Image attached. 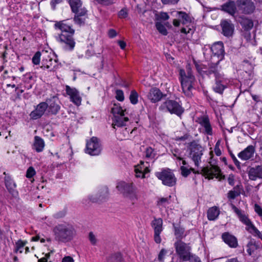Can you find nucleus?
Listing matches in <instances>:
<instances>
[{"instance_id": "3", "label": "nucleus", "mask_w": 262, "mask_h": 262, "mask_svg": "<svg viewBox=\"0 0 262 262\" xmlns=\"http://www.w3.org/2000/svg\"><path fill=\"white\" fill-rule=\"evenodd\" d=\"M210 166H207L201 168L200 170L196 171L194 169L190 168V169L182 166L180 167L181 174L184 177H187L191 171L194 173L202 174L204 176H206V178L212 179L214 177L217 178L221 172V170L218 166L210 164Z\"/></svg>"}, {"instance_id": "8", "label": "nucleus", "mask_w": 262, "mask_h": 262, "mask_svg": "<svg viewBox=\"0 0 262 262\" xmlns=\"http://www.w3.org/2000/svg\"><path fill=\"white\" fill-rule=\"evenodd\" d=\"M188 149L189 158L194 162L195 166L199 167L201 162L204 148L200 144L193 141L190 143Z\"/></svg>"}, {"instance_id": "6", "label": "nucleus", "mask_w": 262, "mask_h": 262, "mask_svg": "<svg viewBox=\"0 0 262 262\" xmlns=\"http://www.w3.org/2000/svg\"><path fill=\"white\" fill-rule=\"evenodd\" d=\"M159 109L163 112L176 114L179 117H181L184 112V108L178 102L168 99L161 104Z\"/></svg>"}, {"instance_id": "13", "label": "nucleus", "mask_w": 262, "mask_h": 262, "mask_svg": "<svg viewBox=\"0 0 262 262\" xmlns=\"http://www.w3.org/2000/svg\"><path fill=\"white\" fill-rule=\"evenodd\" d=\"M183 74H185V71L184 70H181L180 71V75L181 77V82L182 88L185 95L190 97L192 95L191 90L195 81V77H190L188 78L186 76H183Z\"/></svg>"}, {"instance_id": "19", "label": "nucleus", "mask_w": 262, "mask_h": 262, "mask_svg": "<svg viewBox=\"0 0 262 262\" xmlns=\"http://www.w3.org/2000/svg\"><path fill=\"white\" fill-rule=\"evenodd\" d=\"M236 1L229 0L221 6V10L236 18L235 14L237 12Z\"/></svg>"}, {"instance_id": "52", "label": "nucleus", "mask_w": 262, "mask_h": 262, "mask_svg": "<svg viewBox=\"0 0 262 262\" xmlns=\"http://www.w3.org/2000/svg\"><path fill=\"white\" fill-rule=\"evenodd\" d=\"M35 174V171L33 167H30L27 170L26 177L28 178H32Z\"/></svg>"}, {"instance_id": "57", "label": "nucleus", "mask_w": 262, "mask_h": 262, "mask_svg": "<svg viewBox=\"0 0 262 262\" xmlns=\"http://www.w3.org/2000/svg\"><path fill=\"white\" fill-rule=\"evenodd\" d=\"M179 1V0H161L162 3L164 5H176Z\"/></svg>"}, {"instance_id": "56", "label": "nucleus", "mask_w": 262, "mask_h": 262, "mask_svg": "<svg viewBox=\"0 0 262 262\" xmlns=\"http://www.w3.org/2000/svg\"><path fill=\"white\" fill-rule=\"evenodd\" d=\"M173 156L176 157V158L179 160L181 161L183 159V158L181 156V153L179 152V149H176L172 151Z\"/></svg>"}, {"instance_id": "53", "label": "nucleus", "mask_w": 262, "mask_h": 262, "mask_svg": "<svg viewBox=\"0 0 262 262\" xmlns=\"http://www.w3.org/2000/svg\"><path fill=\"white\" fill-rule=\"evenodd\" d=\"M127 15H128V13L127 11V9L126 8L122 9L118 12V16L120 18H126L127 16Z\"/></svg>"}, {"instance_id": "9", "label": "nucleus", "mask_w": 262, "mask_h": 262, "mask_svg": "<svg viewBox=\"0 0 262 262\" xmlns=\"http://www.w3.org/2000/svg\"><path fill=\"white\" fill-rule=\"evenodd\" d=\"M155 175L164 185L172 187L176 184L177 178L169 168L163 169L161 171L156 172Z\"/></svg>"}, {"instance_id": "23", "label": "nucleus", "mask_w": 262, "mask_h": 262, "mask_svg": "<svg viewBox=\"0 0 262 262\" xmlns=\"http://www.w3.org/2000/svg\"><path fill=\"white\" fill-rule=\"evenodd\" d=\"M199 123L203 129V133L208 135H212L213 134L212 128L209 119L207 116H202L198 119Z\"/></svg>"}, {"instance_id": "7", "label": "nucleus", "mask_w": 262, "mask_h": 262, "mask_svg": "<svg viewBox=\"0 0 262 262\" xmlns=\"http://www.w3.org/2000/svg\"><path fill=\"white\" fill-rule=\"evenodd\" d=\"M176 252L183 261H188L191 256V248L190 244L185 243L181 239H178L174 244Z\"/></svg>"}, {"instance_id": "45", "label": "nucleus", "mask_w": 262, "mask_h": 262, "mask_svg": "<svg viewBox=\"0 0 262 262\" xmlns=\"http://www.w3.org/2000/svg\"><path fill=\"white\" fill-rule=\"evenodd\" d=\"M102 192L103 193L102 195H100L98 198L91 197L90 198V200L93 202H97L98 201H102V200L107 195V189L106 188H104L102 190Z\"/></svg>"}, {"instance_id": "48", "label": "nucleus", "mask_w": 262, "mask_h": 262, "mask_svg": "<svg viewBox=\"0 0 262 262\" xmlns=\"http://www.w3.org/2000/svg\"><path fill=\"white\" fill-rule=\"evenodd\" d=\"M26 241H23L21 239L17 241L15 243V252H17L19 249L23 248L27 244Z\"/></svg>"}, {"instance_id": "58", "label": "nucleus", "mask_w": 262, "mask_h": 262, "mask_svg": "<svg viewBox=\"0 0 262 262\" xmlns=\"http://www.w3.org/2000/svg\"><path fill=\"white\" fill-rule=\"evenodd\" d=\"M255 211L260 216H262V208L258 204H255L254 205Z\"/></svg>"}, {"instance_id": "51", "label": "nucleus", "mask_w": 262, "mask_h": 262, "mask_svg": "<svg viewBox=\"0 0 262 262\" xmlns=\"http://www.w3.org/2000/svg\"><path fill=\"white\" fill-rule=\"evenodd\" d=\"M167 253V251L165 249H162L159 252L158 257V260L160 262H163L164 260V257Z\"/></svg>"}, {"instance_id": "1", "label": "nucleus", "mask_w": 262, "mask_h": 262, "mask_svg": "<svg viewBox=\"0 0 262 262\" xmlns=\"http://www.w3.org/2000/svg\"><path fill=\"white\" fill-rule=\"evenodd\" d=\"M64 21L57 22L54 25L56 29L61 31V33L56 36V39L63 50L72 51L74 50L76 44L73 37L75 30L71 26L66 24Z\"/></svg>"}, {"instance_id": "27", "label": "nucleus", "mask_w": 262, "mask_h": 262, "mask_svg": "<svg viewBox=\"0 0 262 262\" xmlns=\"http://www.w3.org/2000/svg\"><path fill=\"white\" fill-rule=\"evenodd\" d=\"M222 238L223 241L231 248H236L238 246L237 238L228 232L223 233Z\"/></svg>"}, {"instance_id": "40", "label": "nucleus", "mask_w": 262, "mask_h": 262, "mask_svg": "<svg viewBox=\"0 0 262 262\" xmlns=\"http://www.w3.org/2000/svg\"><path fill=\"white\" fill-rule=\"evenodd\" d=\"M141 165H138L135 167V171L136 172V176L138 178H144L145 176V171L148 172L149 170L147 166H142L144 164V162L142 161L140 162Z\"/></svg>"}, {"instance_id": "62", "label": "nucleus", "mask_w": 262, "mask_h": 262, "mask_svg": "<svg viewBox=\"0 0 262 262\" xmlns=\"http://www.w3.org/2000/svg\"><path fill=\"white\" fill-rule=\"evenodd\" d=\"M228 182L229 185L233 186L234 184V177L233 174H230L228 178Z\"/></svg>"}, {"instance_id": "29", "label": "nucleus", "mask_w": 262, "mask_h": 262, "mask_svg": "<svg viewBox=\"0 0 262 262\" xmlns=\"http://www.w3.org/2000/svg\"><path fill=\"white\" fill-rule=\"evenodd\" d=\"M41 64V68L52 71L57 66V61L56 59L53 60L51 57L47 56L46 58H43Z\"/></svg>"}, {"instance_id": "38", "label": "nucleus", "mask_w": 262, "mask_h": 262, "mask_svg": "<svg viewBox=\"0 0 262 262\" xmlns=\"http://www.w3.org/2000/svg\"><path fill=\"white\" fill-rule=\"evenodd\" d=\"M69 3L73 13H77L80 11V9L82 8L81 0H69Z\"/></svg>"}, {"instance_id": "21", "label": "nucleus", "mask_w": 262, "mask_h": 262, "mask_svg": "<svg viewBox=\"0 0 262 262\" xmlns=\"http://www.w3.org/2000/svg\"><path fill=\"white\" fill-rule=\"evenodd\" d=\"M220 25L222 30V33L225 36L229 37L232 36L234 30V26L230 20H223L221 21Z\"/></svg>"}, {"instance_id": "17", "label": "nucleus", "mask_w": 262, "mask_h": 262, "mask_svg": "<svg viewBox=\"0 0 262 262\" xmlns=\"http://www.w3.org/2000/svg\"><path fill=\"white\" fill-rule=\"evenodd\" d=\"M166 96L167 94H163L159 89L156 87L152 88L147 95L148 98L152 103H157Z\"/></svg>"}, {"instance_id": "33", "label": "nucleus", "mask_w": 262, "mask_h": 262, "mask_svg": "<svg viewBox=\"0 0 262 262\" xmlns=\"http://www.w3.org/2000/svg\"><path fill=\"white\" fill-rule=\"evenodd\" d=\"M231 206L234 212L238 216L239 220L246 225L250 224L251 222L248 217L243 212V211L237 208L234 204H231Z\"/></svg>"}, {"instance_id": "30", "label": "nucleus", "mask_w": 262, "mask_h": 262, "mask_svg": "<svg viewBox=\"0 0 262 262\" xmlns=\"http://www.w3.org/2000/svg\"><path fill=\"white\" fill-rule=\"evenodd\" d=\"M5 186L10 193L14 196L17 195L18 192L16 190V185L10 177H5Z\"/></svg>"}, {"instance_id": "15", "label": "nucleus", "mask_w": 262, "mask_h": 262, "mask_svg": "<svg viewBox=\"0 0 262 262\" xmlns=\"http://www.w3.org/2000/svg\"><path fill=\"white\" fill-rule=\"evenodd\" d=\"M45 104L47 105V110L50 114L56 115L60 110L58 98L53 96L46 100Z\"/></svg>"}, {"instance_id": "20", "label": "nucleus", "mask_w": 262, "mask_h": 262, "mask_svg": "<svg viewBox=\"0 0 262 262\" xmlns=\"http://www.w3.org/2000/svg\"><path fill=\"white\" fill-rule=\"evenodd\" d=\"M47 105L45 102H41L37 105L34 110L30 114V118L33 120L40 118L47 111Z\"/></svg>"}, {"instance_id": "31", "label": "nucleus", "mask_w": 262, "mask_h": 262, "mask_svg": "<svg viewBox=\"0 0 262 262\" xmlns=\"http://www.w3.org/2000/svg\"><path fill=\"white\" fill-rule=\"evenodd\" d=\"M261 246L262 245L259 241H256L254 239H251L247 245V252L249 255H251L256 250Z\"/></svg>"}, {"instance_id": "55", "label": "nucleus", "mask_w": 262, "mask_h": 262, "mask_svg": "<svg viewBox=\"0 0 262 262\" xmlns=\"http://www.w3.org/2000/svg\"><path fill=\"white\" fill-rule=\"evenodd\" d=\"M230 156H231L234 164L236 165V166L237 168L240 167V162L237 160L235 156L234 155V154L231 151H229Z\"/></svg>"}, {"instance_id": "16", "label": "nucleus", "mask_w": 262, "mask_h": 262, "mask_svg": "<svg viewBox=\"0 0 262 262\" xmlns=\"http://www.w3.org/2000/svg\"><path fill=\"white\" fill-rule=\"evenodd\" d=\"M151 226L154 230V241L157 244L161 243L162 239L160 234L163 229L162 219L161 218H154L151 223Z\"/></svg>"}, {"instance_id": "50", "label": "nucleus", "mask_w": 262, "mask_h": 262, "mask_svg": "<svg viewBox=\"0 0 262 262\" xmlns=\"http://www.w3.org/2000/svg\"><path fill=\"white\" fill-rule=\"evenodd\" d=\"M116 98L120 101H123L124 99V93L123 91L117 90L116 91Z\"/></svg>"}, {"instance_id": "35", "label": "nucleus", "mask_w": 262, "mask_h": 262, "mask_svg": "<svg viewBox=\"0 0 262 262\" xmlns=\"http://www.w3.org/2000/svg\"><path fill=\"white\" fill-rule=\"evenodd\" d=\"M104 262H125V261L122 254L120 252H116L106 257Z\"/></svg>"}, {"instance_id": "4", "label": "nucleus", "mask_w": 262, "mask_h": 262, "mask_svg": "<svg viewBox=\"0 0 262 262\" xmlns=\"http://www.w3.org/2000/svg\"><path fill=\"white\" fill-rule=\"evenodd\" d=\"M111 113L113 115L112 126L114 128L126 125L129 119L125 116V110H123L119 104H113L111 108Z\"/></svg>"}, {"instance_id": "60", "label": "nucleus", "mask_w": 262, "mask_h": 262, "mask_svg": "<svg viewBox=\"0 0 262 262\" xmlns=\"http://www.w3.org/2000/svg\"><path fill=\"white\" fill-rule=\"evenodd\" d=\"M181 33H184V34H188L189 33H192L193 32V29L189 27L188 29L186 28H183L181 30Z\"/></svg>"}, {"instance_id": "25", "label": "nucleus", "mask_w": 262, "mask_h": 262, "mask_svg": "<svg viewBox=\"0 0 262 262\" xmlns=\"http://www.w3.org/2000/svg\"><path fill=\"white\" fill-rule=\"evenodd\" d=\"M235 19L245 31H249L253 27V21L249 17L242 15L236 17Z\"/></svg>"}, {"instance_id": "11", "label": "nucleus", "mask_w": 262, "mask_h": 262, "mask_svg": "<svg viewBox=\"0 0 262 262\" xmlns=\"http://www.w3.org/2000/svg\"><path fill=\"white\" fill-rule=\"evenodd\" d=\"M117 188L125 196L129 199L132 202L136 201L138 199L136 188L133 183L120 182L118 183Z\"/></svg>"}, {"instance_id": "64", "label": "nucleus", "mask_w": 262, "mask_h": 262, "mask_svg": "<svg viewBox=\"0 0 262 262\" xmlns=\"http://www.w3.org/2000/svg\"><path fill=\"white\" fill-rule=\"evenodd\" d=\"M62 262H74V259L72 257L67 256L63 258Z\"/></svg>"}, {"instance_id": "63", "label": "nucleus", "mask_w": 262, "mask_h": 262, "mask_svg": "<svg viewBox=\"0 0 262 262\" xmlns=\"http://www.w3.org/2000/svg\"><path fill=\"white\" fill-rule=\"evenodd\" d=\"M159 17L161 19L166 20L169 19V16L166 12H162L160 13Z\"/></svg>"}, {"instance_id": "22", "label": "nucleus", "mask_w": 262, "mask_h": 262, "mask_svg": "<svg viewBox=\"0 0 262 262\" xmlns=\"http://www.w3.org/2000/svg\"><path fill=\"white\" fill-rule=\"evenodd\" d=\"M66 91L67 94L70 96L71 101L78 106L81 104V98L77 89L71 88L70 86L67 85Z\"/></svg>"}, {"instance_id": "2", "label": "nucleus", "mask_w": 262, "mask_h": 262, "mask_svg": "<svg viewBox=\"0 0 262 262\" xmlns=\"http://www.w3.org/2000/svg\"><path fill=\"white\" fill-rule=\"evenodd\" d=\"M53 233L55 241L59 243L70 242L76 235V230L74 226L66 223L54 226Z\"/></svg>"}, {"instance_id": "39", "label": "nucleus", "mask_w": 262, "mask_h": 262, "mask_svg": "<svg viewBox=\"0 0 262 262\" xmlns=\"http://www.w3.org/2000/svg\"><path fill=\"white\" fill-rule=\"evenodd\" d=\"M173 226L174 228V235L177 240L180 239L182 240V238L186 236V235H184V228L180 225H176L175 224H173Z\"/></svg>"}, {"instance_id": "34", "label": "nucleus", "mask_w": 262, "mask_h": 262, "mask_svg": "<svg viewBox=\"0 0 262 262\" xmlns=\"http://www.w3.org/2000/svg\"><path fill=\"white\" fill-rule=\"evenodd\" d=\"M75 13L76 14L74 18L75 23L79 25H84L85 19L81 17L86 15L87 10L85 8L80 9V11Z\"/></svg>"}, {"instance_id": "24", "label": "nucleus", "mask_w": 262, "mask_h": 262, "mask_svg": "<svg viewBox=\"0 0 262 262\" xmlns=\"http://www.w3.org/2000/svg\"><path fill=\"white\" fill-rule=\"evenodd\" d=\"M227 83L228 80L225 76L216 78L213 89L216 93L222 94L226 89Z\"/></svg>"}, {"instance_id": "47", "label": "nucleus", "mask_w": 262, "mask_h": 262, "mask_svg": "<svg viewBox=\"0 0 262 262\" xmlns=\"http://www.w3.org/2000/svg\"><path fill=\"white\" fill-rule=\"evenodd\" d=\"M171 196L168 198H162L157 202V205L159 206H165L169 203V200Z\"/></svg>"}, {"instance_id": "44", "label": "nucleus", "mask_w": 262, "mask_h": 262, "mask_svg": "<svg viewBox=\"0 0 262 262\" xmlns=\"http://www.w3.org/2000/svg\"><path fill=\"white\" fill-rule=\"evenodd\" d=\"M156 27L158 31L162 35H166L167 34L168 32L166 28L161 22H157Z\"/></svg>"}, {"instance_id": "61", "label": "nucleus", "mask_w": 262, "mask_h": 262, "mask_svg": "<svg viewBox=\"0 0 262 262\" xmlns=\"http://www.w3.org/2000/svg\"><path fill=\"white\" fill-rule=\"evenodd\" d=\"M89 239L93 245H95L96 243V237L92 232L89 233Z\"/></svg>"}, {"instance_id": "41", "label": "nucleus", "mask_w": 262, "mask_h": 262, "mask_svg": "<svg viewBox=\"0 0 262 262\" xmlns=\"http://www.w3.org/2000/svg\"><path fill=\"white\" fill-rule=\"evenodd\" d=\"M241 185H237L234 187L233 190L229 191L227 193V197L229 199H234L241 194Z\"/></svg>"}, {"instance_id": "43", "label": "nucleus", "mask_w": 262, "mask_h": 262, "mask_svg": "<svg viewBox=\"0 0 262 262\" xmlns=\"http://www.w3.org/2000/svg\"><path fill=\"white\" fill-rule=\"evenodd\" d=\"M138 94L135 90H132L129 95V100L133 104H136L138 102Z\"/></svg>"}, {"instance_id": "26", "label": "nucleus", "mask_w": 262, "mask_h": 262, "mask_svg": "<svg viewBox=\"0 0 262 262\" xmlns=\"http://www.w3.org/2000/svg\"><path fill=\"white\" fill-rule=\"evenodd\" d=\"M255 147L253 145H249L244 150L238 154V157L242 160H248L251 158L254 154Z\"/></svg>"}, {"instance_id": "54", "label": "nucleus", "mask_w": 262, "mask_h": 262, "mask_svg": "<svg viewBox=\"0 0 262 262\" xmlns=\"http://www.w3.org/2000/svg\"><path fill=\"white\" fill-rule=\"evenodd\" d=\"M116 0H100L99 4L103 5L109 6L116 3Z\"/></svg>"}, {"instance_id": "37", "label": "nucleus", "mask_w": 262, "mask_h": 262, "mask_svg": "<svg viewBox=\"0 0 262 262\" xmlns=\"http://www.w3.org/2000/svg\"><path fill=\"white\" fill-rule=\"evenodd\" d=\"M220 214V210L217 207L210 208L207 211V217L210 221L216 220Z\"/></svg>"}, {"instance_id": "36", "label": "nucleus", "mask_w": 262, "mask_h": 262, "mask_svg": "<svg viewBox=\"0 0 262 262\" xmlns=\"http://www.w3.org/2000/svg\"><path fill=\"white\" fill-rule=\"evenodd\" d=\"M45 147V142L43 139L39 136H35L33 144L34 149L38 152L43 150Z\"/></svg>"}, {"instance_id": "14", "label": "nucleus", "mask_w": 262, "mask_h": 262, "mask_svg": "<svg viewBox=\"0 0 262 262\" xmlns=\"http://www.w3.org/2000/svg\"><path fill=\"white\" fill-rule=\"evenodd\" d=\"M236 4L238 10L245 15L253 14L256 9L252 0H236Z\"/></svg>"}, {"instance_id": "42", "label": "nucleus", "mask_w": 262, "mask_h": 262, "mask_svg": "<svg viewBox=\"0 0 262 262\" xmlns=\"http://www.w3.org/2000/svg\"><path fill=\"white\" fill-rule=\"evenodd\" d=\"M156 156L155 150L151 147H147L144 152V156L147 159H152Z\"/></svg>"}, {"instance_id": "28", "label": "nucleus", "mask_w": 262, "mask_h": 262, "mask_svg": "<svg viewBox=\"0 0 262 262\" xmlns=\"http://www.w3.org/2000/svg\"><path fill=\"white\" fill-rule=\"evenodd\" d=\"M248 175L249 179L253 181H255L257 179H262V165L251 168Z\"/></svg>"}, {"instance_id": "12", "label": "nucleus", "mask_w": 262, "mask_h": 262, "mask_svg": "<svg viewBox=\"0 0 262 262\" xmlns=\"http://www.w3.org/2000/svg\"><path fill=\"white\" fill-rule=\"evenodd\" d=\"M102 149L100 140L96 137H93L86 143L85 152L91 156H98Z\"/></svg>"}, {"instance_id": "18", "label": "nucleus", "mask_w": 262, "mask_h": 262, "mask_svg": "<svg viewBox=\"0 0 262 262\" xmlns=\"http://www.w3.org/2000/svg\"><path fill=\"white\" fill-rule=\"evenodd\" d=\"M212 54L216 56L220 61L224 58L225 50L224 44L222 41L214 42L210 48Z\"/></svg>"}, {"instance_id": "49", "label": "nucleus", "mask_w": 262, "mask_h": 262, "mask_svg": "<svg viewBox=\"0 0 262 262\" xmlns=\"http://www.w3.org/2000/svg\"><path fill=\"white\" fill-rule=\"evenodd\" d=\"M41 53L40 52H37L32 58V62L36 65H37L40 62Z\"/></svg>"}, {"instance_id": "5", "label": "nucleus", "mask_w": 262, "mask_h": 262, "mask_svg": "<svg viewBox=\"0 0 262 262\" xmlns=\"http://www.w3.org/2000/svg\"><path fill=\"white\" fill-rule=\"evenodd\" d=\"M220 61L218 60L216 63H211L208 64V67L206 65L199 64L195 63V67L197 71L201 75H206L209 77L211 74H213L215 79L225 76L224 74L221 72V67L219 66Z\"/></svg>"}, {"instance_id": "59", "label": "nucleus", "mask_w": 262, "mask_h": 262, "mask_svg": "<svg viewBox=\"0 0 262 262\" xmlns=\"http://www.w3.org/2000/svg\"><path fill=\"white\" fill-rule=\"evenodd\" d=\"M63 0H51L50 4L53 10L56 8V5L61 3Z\"/></svg>"}, {"instance_id": "46", "label": "nucleus", "mask_w": 262, "mask_h": 262, "mask_svg": "<svg viewBox=\"0 0 262 262\" xmlns=\"http://www.w3.org/2000/svg\"><path fill=\"white\" fill-rule=\"evenodd\" d=\"M247 230H248L250 233L256 234L257 235H258L259 237H260V232L252 224L251 222H250V224H248V225H247Z\"/></svg>"}, {"instance_id": "32", "label": "nucleus", "mask_w": 262, "mask_h": 262, "mask_svg": "<svg viewBox=\"0 0 262 262\" xmlns=\"http://www.w3.org/2000/svg\"><path fill=\"white\" fill-rule=\"evenodd\" d=\"M176 13V17L181 20V23L187 25V27H189L191 23V17L185 12L177 11Z\"/></svg>"}, {"instance_id": "10", "label": "nucleus", "mask_w": 262, "mask_h": 262, "mask_svg": "<svg viewBox=\"0 0 262 262\" xmlns=\"http://www.w3.org/2000/svg\"><path fill=\"white\" fill-rule=\"evenodd\" d=\"M117 188L125 196L129 199L132 202L136 201L138 199L136 188L133 183L120 182L118 183Z\"/></svg>"}]
</instances>
